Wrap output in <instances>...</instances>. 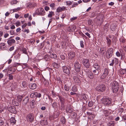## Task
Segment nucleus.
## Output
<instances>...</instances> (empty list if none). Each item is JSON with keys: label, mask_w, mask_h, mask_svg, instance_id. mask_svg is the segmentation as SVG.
Masks as SVG:
<instances>
[{"label": "nucleus", "mask_w": 126, "mask_h": 126, "mask_svg": "<svg viewBox=\"0 0 126 126\" xmlns=\"http://www.w3.org/2000/svg\"><path fill=\"white\" fill-rule=\"evenodd\" d=\"M75 56V53L73 52H71L68 54V58L70 59H72Z\"/></svg>", "instance_id": "nucleus-14"}, {"label": "nucleus", "mask_w": 126, "mask_h": 126, "mask_svg": "<svg viewBox=\"0 0 126 126\" xmlns=\"http://www.w3.org/2000/svg\"><path fill=\"white\" fill-rule=\"evenodd\" d=\"M78 3L76 2H74L73 4L72 7V8L76 7V6H77L78 5Z\"/></svg>", "instance_id": "nucleus-53"}, {"label": "nucleus", "mask_w": 126, "mask_h": 126, "mask_svg": "<svg viewBox=\"0 0 126 126\" xmlns=\"http://www.w3.org/2000/svg\"><path fill=\"white\" fill-rule=\"evenodd\" d=\"M87 76L90 79H93L94 78L93 74L91 72H89L87 73Z\"/></svg>", "instance_id": "nucleus-21"}, {"label": "nucleus", "mask_w": 126, "mask_h": 126, "mask_svg": "<svg viewBox=\"0 0 126 126\" xmlns=\"http://www.w3.org/2000/svg\"><path fill=\"white\" fill-rule=\"evenodd\" d=\"M21 51L23 52V53L26 54H28L26 49L24 48H22L21 49Z\"/></svg>", "instance_id": "nucleus-37"}, {"label": "nucleus", "mask_w": 126, "mask_h": 126, "mask_svg": "<svg viewBox=\"0 0 126 126\" xmlns=\"http://www.w3.org/2000/svg\"><path fill=\"white\" fill-rule=\"evenodd\" d=\"M70 67L69 68L65 66H63L62 67V69L63 72L66 74L67 75H69L70 73Z\"/></svg>", "instance_id": "nucleus-11"}, {"label": "nucleus", "mask_w": 126, "mask_h": 126, "mask_svg": "<svg viewBox=\"0 0 126 126\" xmlns=\"http://www.w3.org/2000/svg\"><path fill=\"white\" fill-rule=\"evenodd\" d=\"M122 119L124 121L126 120V115L125 114L123 116Z\"/></svg>", "instance_id": "nucleus-62"}, {"label": "nucleus", "mask_w": 126, "mask_h": 126, "mask_svg": "<svg viewBox=\"0 0 126 126\" xmlns=\"http://www.w3.org/2000/svg\"><path fill=\"white\" fill-rule=\"evenodd\" d=\"M82 64L86 68H89L90 66V62L88 59H83L82 61Z\"/></svg>", "instance_id": "nucleus-8"}, {"label": "nucleus", "mask_w": 126, "mask_h": 126, "mask_svg": "<svg viewBox=\"0 0 126 126\" xmlns=\"http://www.w3.org/2000/svg\"><path fill=\"white\" fill-rule=\"evenodd\" d=\"M64 107V103L61 104V110H63Z\"/></svg>", "instance_id": "nucleus-52"}, {"label": "nucleus", "mask_w": 126, "mask_h": 126, "mask_svg": "<svg viewBox=\"0 0 126 126\" xmlns=\"http://www.w3.org/2000/svg\"><path fill=\"white\" fill-rule=\"evenodd\" d=\"M115 124L114 121H111L108 124L109 126H114Z\"/></svg>", "instance_id": "nucleus-41"}, {"label": "nucleus", "mask_w": 126, "mask_h": 126, "mask_svg": "<svg viewBox=\"0 0 126 126\" xmlns=\"http://www.w3.org/2000/svg\"><path fill=\"white\" fill-rule=\"evenodd\" d=\"M119 73L121 74H124L126 73V69H120Z\"/></svg>", "instance_id": "nucleus-22"}, {"label": "nucleus", "mask_w": 126, "mask_h": 126, "mask_svg": "<svg viewBox=\"0 0 126 126\" xmlns=\"http://www.w3.org/2000/svg\"><path fill=\"white\" fill-rule=\"evenodd\" d=\"M118 59L116 58H114L112 59L111 63L110 64V66H113L114 64L116 65L118 63Z\"/></svg>", "instance_id": "nucleus-12"}, {"label": "nucleus", "mask_w": 126, "mask_h": 126, "mask_svg": "<svg viewBox=\"0 0 126 126\" xmlns=\"http://www.w3.org/2000/svg\"><path fill=\"white\" fill-rule=\"evenodd\" d=\"M111 99L108 98L103 97L102 100L103 104L106 105H109L111 103Z\"/></svg>", "instance_id": "nucleus-2"}, {"label": "nucleus", "mask_w": 126, "mask_h": 126, "mask_svg": "<svg viewBox=\"0 0 126 126\" xmlns=\"http://www.w3.org/2000/svg\"><path fill=\"white\" fill-rule=\"evenodd\" d=\"M18 1L16 0H13L11 2V4H16Z\"/></svg>", "instance_id": "nucleus-49"}, {"label": "nucleus", "mask_w": 126, "mask_h": 126, "mask_svg": "<svg viewBox=\"0 0 126 126\" xmlns=\"http://www.w3.org/2000/svg\"><path fill=\"white\" fill-rule=\"evenodd\" d=\"M52 65L54 67L56 68H58L59 67V66L58 64L55 62L53 63Z\"/></svg>", "instance_id": "nucleus-36"}, {"label": "nucleus", "mask_w": 126, "mask_h": 126, "mask_svg": "<svg viewBox=\"0 0 126 126\" xmlns=\"http://www.w3.org/2000/svg\"><path fill=\"white\" fill-rule=\"evenodd\" d=\"M123 10L124 12L125 13H126V5L123 6Z\"/></svg>", "instance_id": "nucleus-55"}, {"label": "nucleus", "mask_w": 126, "mask_h": 126, "mask_svg": "<svg viewBox=\"0 0 126 126\" xmlns=\"http://www.w3.org/2000/svg\"><path fill=\"white\" fill-rule=\"evenodd\" d=\"M34 116L32 113H29L27 114L26 117L27 121L29 122L32 123L34 120Z\"/></svg>", "instance_id": "nucleus-3"}, {"label": "nucleus", "mask_w": 126, "mask_h": 126, "mask_svg": "<svg viewBox=\"0 0 126 126\" xmlns=\"http://www.w3.org/2000/svg\"><path fill=\"white\" fill-rule=\"evenodd\" d=\"M107 41H106L107 45L108 47H110L111 45V40L109 38L107 37L106 38Z\"/></svg>", "instance_id": "nucleus-20"}, {"label": "nucleus", "mask_w": 126, "mask_h": 126, "mask_svg": "<svg viewBox=\"0 0 126 126\" xmlns=\"http://www.w3.org/2000/svg\"><path fill=\"white\" fill-rule=\"evenodd\" d=\"M103 112L105 116L107 117L109 115L110 113L108 111L106 110H103Z\"/></svg>", "instance_id": "nucleus-27"}, {"label": "nucleus", "mask_w": 126, "mask_h": 126, "mask_svg": "<svg viewBox=\"0 0 126 126\" xmlns=\"http://www.w3.org/2000/svg\"><path fill=\"white\" fill-rule=\"evenodd\" d=\"M104 47H101L100 48V53H102L103 54L104 53V52L103 51H104Z\"/></svg>", "instance_id": "nucleus-50"}, {"label": "nucleus", "mask_w": 126, "mask_h": 126, "mask_svg": "<svg viewBox=\"0 0 126 126\" xmlns=\"http://www.w3.org/2000/svg\"><path fill=\"white\" fill-rule=\"evenodd\" d=\"M7 47L5 43H2L0 44V49L2 50H4L6 49Z\"/></svg>", "instance_id": "nucleus-15"}, {"label": "nucleus", "mask_w": 126, "mask_h": 126, "mask_svg": "<svg viewBox=\"0 0 126 126\" xmlns=\"http://www.w3.org/2000/svg\"><path fill=\"white\" fill-rule=\"evenodd\" d=\"M7 76L9 77V79L10 80H12L13 79V76L11 74H8Z\"/></svg>", "instance_id": "nucleus-35"}, {"label": "nucleus", "mask_w": 126, "mask_h": 126, "mask_svg": "<svg viewBox=\"0 0 126 126\" xmlns=\"http://www.w3.org/2000/svg\"><path fill=\"white\" fill-rule=\"evenodd\" d=\"M44 59L46 61H49L50 59L48 55H45L44 57Z\"/></svg>", "instance_id": "nucleus-33"}, {"label": "nucleus", "mask_w": 126, "mask_h": 126, "mask_svg": "<svg viewBox=\"0 0 126 126\" xmlns=\"http://www.w3.org/2000/svg\"><path fill=\"white\" fill-rule=\"evenodd\" d=\"M50 6L52 8H53L55 6V4L54 3H52L50 5Z\"/></svg>", "instance_id": "nucleus-64"}, {"label": "nucleus", "mask_w": 126, "mask_h": 126, "mask_svg": "<svg viewBox=\"0 0 126 126\" xmlns=\"http://www.w3.org/2000/svg\"><path fill=\"white\" fill-rule=\"evenodd\" d=\"M60 121L62 123L64 124L66 120L65 118L63 116L60 119Z\"/></svg>", "instance_id": "nucleus-32"}, {"label": "nucleus", "mask_w": 126, "mask_h": 126, "mask_svg": "<svg viewBox=\"0 0 126 126\" xmlns=\"http://www.w3.org/2000/svg\"><path fill=\"white\" fill-rule=\"evenodd\" d=\"M74 66L76 71L77 72H79L80 71L81 66L79 62H76L74 63Z\"/></svg>", "instance_id": "nucleus-10"}, {"label": "nucleus", "mask_w": 126, "mask_h": 126, "mask_svg": "<svg viewBox=\"0 0 126 126\" xmlns=\"http://www.w3.org/2000/svg\"><path fill=\"white\" fill-rule=\"evenodd\" d=\"M66 111H67V112L69 113H71L73 111V109L71 107H69L68 108H67Z\"/></svg>", "instance_id": "nucleus-34"}, {"label": "nucleus", "mask_w": 126, "mask_h": 126, "mask_svg": "<svg viewBox=\"0 0 126 126\" xmlns=\"http://www.w3.org/2000/svg\"><path fill=\"white\" fill-rule=\"evenodd\" d=\"M76 29V27L75 25H72L67 27V30L69 32H71L75 31Z\"/></svg>", "instance_id": "nucleus-13"}, {"label": "nucleus", "mask_w": 126, "mask_h": 126, "mask_svg": "<svg viewBox=\"0 0 126 126\" xmlns=\"http://www.w3.org/2000/svg\"><path fill=\"white\" fill-rule=\"evenodd\" d=\"M43 83L44 85L46 87L49 84V82L46 80H45L44 81Z\"/></svg>", "instance_id": "nucleus-46"}, {"label": "nucleus", "mask_w": 126, "mask_h": 126, "mask_svg": "<svg viewBox=\"0 0 126 126\" xmlns=\"http://www.w3.org/2000/svg\"><path fill=\"white\" fill-rule=\"evenodd\" d=\"M116 56L118 57H120L121 55V53H120L119 51H117L116 52Z\"/></svg>", "instance_id": "nucleus-56"}, {"label": "nucleus", "mask_w": 126, "mask_h": 126, "mask_svg": "<svg viewBox=\"0 0 126 126\" xmlns=\"http://www.w3.org/2000/svg\"><path fill=\"white\" fill-rule=\"evenodd\" d=\"M91 19H89L88 21V24L90 25L93 23Z\"/></svg>", "instance_id": "nucleus-57"}, {"label": "nucleus", "mask_w": 126, "mask_h": 126, "mask_svg": "<svg viewBox=\"0 0 126 126\" xmlns=\"http://www.w3.org/2000/svg\"><path fill=\"white\" fill-rule=\"evenodd\" d=\"M54 15V13L53 12H49V14L48 15V17H51L52 16Z\"/></svg>", "instance_id": "nucleus-39"}, {"label": "nucleus", "mask_w": 126, "mask_h": 126, "mask_svg": "<svg viewBox=\"0 0 126 126\" xmlns=\"http://www.w3.org/2000/svg\"><path fill=\"white\" fill-rule=\"evenodd\" d=\"M96 70H93V72L94 73H95V74H94L95 75H97L99 74V72H97V71H96Z\"/></svg>", "instance_id": "nucleus-58"}, {"label": "nucleus", "mask_w": 126, "mask_h": 126, "mask_svg": "<svg viewBox=\"0 0 126 126\" xmlns=\"http://www.w3.org/2000/svg\"><path fill=\"white\" fill-rule=\"evenodd\" d=\"M105 86L104 84H99L96 88V90L99 92H103L105 91Z\"/></svg>", "instance_id": "nucleus-4"}, {"label": "nucleus", "mask_w": 126, "mask_h": 126, "mask_svg": "<svg viewBox=\"0 0 126 126\" xmlns=\"http://www.w3.org/2000/svg\"><path fill=\"white\" fill-rule=\"evenodd\" d=\"M58 97L60 100L61 104L64 103L65 101L64 99L60 96H58Z\"/></svg>", "instance_id": "nucleus-24"}, {"label": "nucleus", "mask_w": 126, "mask_h": 126, "mask_svg": "<svg viewBox=\"0 0 126 126\" xmlns=\"http://www.w3.org/2000/svg\"><path fill=\"white\" fill-rule=\"evenodd\" d=\"M31 106L32 108H33L34 107L35 104V101L34 100H33L30 102Z\"/></svg>", "instance_id": "nucleus-31"}, {"label": "nucleus", "mask_w": 126, "mask_h": 126, "mask_svg": "<svg viewBox=\"0 0 126 126\" xmlns=\"http://www.w3.org/2000/svg\"><path fill=\"white\" fill-rule=\"evenodd\" d=\"M80 43L81 47H84V45L83 44V42L82 41H80Z\"/></svg>", "instance_id": "nucleus-54"}, {"label": "nucleus", "mask_w": 126, "mask_h": 126, "mask_svg": "<svg viewBox=\"0 0 126 126\" xmlns=\"http://www.w3.org/2000/svg\"><path fill=\"white\" fill-rule=\"evenodd\" d=\"M29 87L31 89L34 90L36 87V85L35 83H30L29 84Z\"/></svg>", "instance_id": "nucleus-17"}, {"label": "nucleus", "mask_w": 126, "mask_h": 126, "mask_svg": "<svg viewBox=\"0 0 126 126\" xmlns=\"http://www.w3.org/2000/svg\"><path fill=\"white\" fill-rule=\"evenodd\" d=\"M93 67L97 71H99L100 69V65L97 63H95L93 65Z\"/></svg>", "instance_id": "nucleus-19"}, {"label": "nucleus", "mask_w": 126, "mask_h": 126, "mask_svg": "<svg viewBox=\"0 0 126 126\" xmlns=\"http://www.w3.org/2000/svg\"><path fill=\"white\" fill-rule=\"evenodd\" d=\"M7 42L9 45L11 46L13 44L15 43V41L14 39H12L8 40Z\"/></svg>", "instance_id": "nucleus-18"}, {"label": "nucleus", "mask_w": 126, "mask_h": 126, "mask_svg": "<svg viewBox=\"0 0 126 126\" xmlns=\"http://www.w3.org/2000/svg\"><path fill=\"white\" fill-rule=\"evenodd\" d=\"M26 5L27 7H35L36 4L34 2H29Z\"/></svg>", "instance_id": "nucleus-16"}, {"label": "nucleus", "mask_w": 126, "mask_h": 126, "mask_svg": "<svg viewBox=\"0 0 126 126\" xmlns=\"http://www.w3.org/2000/svg\"><path fill=\"white\" fill-rule=\"evenodd\" d=\"M20 54L19 53H18L15 56V57L16 58V59L19 58H20Z\"/></svg>", "instance_id": "nucleus-63"}, {"label": "nucleus", "mask_w": 126, "mask_h": 126, "mask_svg": "<svg viewBox=\"0 0 126 126\" xmlns=\"http://www.w3.org/2000/svg\"><path fill=\"white\" fill-rule=\"evenodd\" d=\"M119 87V84L117 82L114 81L112 84V89L113 93H116L118 91Z\"/></svg>", "instance_id": "nucleus-1"}, {"label": "nucleus", "mask_w": 126, "mask_h": 126, "mask_svg": "<svg viewBox=\"0 0 126 126\" xmlns=\"http://www.w3.org/2000/svg\"><path fill=\"white\" fill-rule=\"evenodd\" d=\"M72 90L73 92H76L77 90V89L76 86L74 85L73 86L72 88Z\"/></svg>", "instance_id": "nucleus-43"}, {"label": "nucleus", "mask_w": 126, "mask_h": 126, "mask_svg": "<svg viewBox=\"0 0 126 126\" xmlns=\"http://www.w3.org/2000/svg\"><path fill=\"white\" fill-rule=\"evenodd\" d=\"M45 12L44 10L42 8H39L36 11V14L38 15L43 16L45 14Z\"/></svg>", "instance_id": "nucleus-6"}, {"label": "nucleus", "mask_w": 126, "mask_h": 126, "mask_svg": "<svg viewBox=\"0 0 126 126\" xmlns=\"http://www.w3.org/2000/svg\"><path fill=\"white\" fill-rule=\"evenodd\" d=\"M52 107L53 108H56L58 107V103L56 102L53 103L52 105Z\"/></svg>", "instance_id": "nucleus-44"}, {"label": "nucleus", "mask_w": 126, "mask_h": 126, "mask_svg": "<svg viewBox=\"0 0 126 126\" xmlns=\"http://www.w3.org/2000/svg\"><path fill=\"white\" fill-rule=\"evenodd\" d=\"M120 53H121V57L122 58H125V56H124V54L123 53V52H124L122 49H120Z\"/></svg>", "instance_id": "nucleus-45"}, {"label": "nucleus", "mask_w": 126, "mask_h": 126, "mask_svg": "<svg viewBox=\"0 0 126 126\" xmlns=\"http://www.w3.org/2000/svg\"><path fill=\"white\" fill-rule=\"evenodd\" d=\"M94 104V102L92 101H90L89 102L88 104V106L89 107H92L93 105Z\"/></svg>", "instance_id": "nucleus-40"}, {"label": "nucleus", "mask_w": 126, "mask_h": 126, "mask_svg": "<svg viewBox=\"0 0 126 126\" xmlns=\"http://www.w3.org/2000/svg\"><path fill=\"white\" fill-rule=\"evenodd\" d=\"M113 50V49L112 48H110L107 50L106 53V56L107 58L109 59L112 56Z\"/></svg>", "instance_id": "nucleus-7"}, {"label": "nucleus", "mask_w": 126, "mask_h": 126, "mask_svg": "<svg viewBox=\"0 0 126 126\" xmlns=\"http://www.w3.org/2000/svg\"><path fill=\"white\" fill-rule=\"evenodd\" d=\"M49 56L51 58L54 59H56L57 58V55L53 53L50 54L49 55Z\"/></svg>", "instance_id": "nucleus-26"}, {"label": "nucleus", "mask_w": 126, "mask_h": 126, "mask_svg": "<svg viewBox=\"0 0 126 126\" xmlns=\"http://www.w3.org/2000/svg\"><path fill=\"white\" fill-rule=\"evenodd\" d=\"M115 27L114 24H112L110 26V28L111 30L112 31H114L115 30Z\"/></svg>", "instance_id": "nucleus-42"}, {"label": "nucleus", "mask_w": 126, "mask_h": 126, "mask_svg": "<svg viewBox=\"0 0 126 126\" xmlns=\"http://www.w3.org/2000/svg\"><path fill=\"white\" fill-rule=\"evenodd\" d=\"M88 96L85 94H82L81 95V98L84 100H86Z\"/></svg>", "instance_id": "nucleus-29"}, {"label": "nucleus", "mask_w": 126, "mask_h": 126, "mask_svg": "<svg viewBox=\"0 0 126 126\" xmlns=\"http://www.w3.org/2000/svg\"><path fill=\"white\" fill-rule=\"evenodd\" d=\"M57 12H59L62 11L61 7H59L57 9Z\"/></svg>", "instance_id": "nucleus-61"}, {"label": "nucleus", "mask_w": 126, "mask_h": 126, "mask_svg": "<svg viewBox=\"0 0 126 126\" xmlns=\"http://www.w3.org/2000/svg\"><path fill=\"white\" fill-rule=\"evenodd\" d=\"M66 4L67 5H70L72 4V2L70 1H66Z\"/></svg>", "instance_id": "nucleus-51"}, {"label": "nucleus", "mask_w": 126, "mask_h": 126, "mask_svg": "<svg viewBox=\"0 0 126 126\" xmlns=\"http://www.w3.org/2000/svg\"><path fill=\"white\" fill-rule=\"evenodd\" d=\"M64 88L65 90L66 91H68L69 90V87L67 84H65L64 86Z\"/></svg>", "instance_id": "nucleus-38"}, {"label": "nucleus", "mask_w": 126, "mask_h": 126, "mask_svg": "<svg viewBox=\"0 0 126 126\" xmlns=\"http://www.w3.org/2000/svg\"><path fill=\"white\" fill-rule=\"evenodd\" d=\"M29 99V98L27 96L24 99L23 103L24 105H26Z\"/></svg>", "instance_id": "nucleus-23"}, {"label": "nucleus", "mask_w": 126, "mask_h": 126, "mask_svg": "<svg viewBox=\"0 0 126 126\" xmlns=\"http://www.w3.org/2000/svg\"><path fill=\"white\" fill-rule=\"evenodd\" d=\"M81 77L77 74L75 75L73 78L74 82L77 84L79 85L80 83V78Z\"/></svg>", "instance_id": "nucleus-5"}, {"label": "nucleus", "mask_w": 126, "mask_h": 126, "mask_svg": "<svg viewBox=\"0 0 126 126\" xmlns=\"http://www.w3.org/2000/svg\"><path fill=\"white\" fill-rule=\"evenodd\" d=\"M22 85V87L23 88H26L27 87V82L25 81H23Z\"/></svg>", "instance_id": "nucleus-30"}, {"label": "nucleus", "mask_w": 126, "mask_h": 126, "mask_svg": "<svg viewBox=\"0 0 126 126\" xmlns=\"http://www.w3.org/2000/svg\"><path fill=\"white\" fill-rule=\"evenodd\" d=\"M77 114L75 113H73L71 114L70 116L72 117L75 118L77 116Z\"/></svg>", "instance_id": "nucleus-48"}, {"label": "nucleus", "mask_w": 126, "mask_h": 126, "mask_svg": "<svg viewBox=\"0 0 126 126\" xmlns=\"http://www.w3.org/2000/svg\"><path fill=\"white\" fill-rule=\"evenodd\" d=\"M23 96H22L18 95L17 96V99L19 101L21 102V101L22 100L23 98Z\"/></svg>", "instance_id": "nucleus-47"}, {"label": "nucleus", "mask_w": 126, "mask_h": 126, "mask_svg": "<svg viewBox=\"0 0 126 126\" xmlns=\"http://www.w3.org/2000/svg\"><path fill=\"white\" fill-rule=\"evenodd\" d=\"M60 57L61 59L62 60H64L65 59V57L63 55H61Z\"/></svg>", "instance_id": "nucleus-60"}, {"label": "nucleus", "mask_w": 126, "mask_h": 126, "mask_svg": "<svg viewBox=\"0 0 126 126\" xmlns=\"http://www.w3.org/2000/svg\"><path fill=\"white\" fill-rule=\"evenodd\" d=\"M10 121L11 123L13 124H14L16 123V120L14 117H12L10 119Z\"/></svg>", "instance_id": "nucleus-25"}, {"label": "nucleus", "mask_w": 126, "mask_h": 126, "mask_svg": "<svg viewBox=\"0 0 126 126\" xmlns=\"http://www.w3.org/2000/svg\"><path fill=\"white\" fill-rule=\"evenodd\" d=\"M16 25L17 27H18L20 25V22L19 21H17L16 23Z\"/></svg>", "instance_id": "nucleus-59"}, {"label": "nucleus", "mask_w": 126, "mask_h": 126, "mask_svg": "<svg viewBox=\"0 0 126 126\" xmlns=\"http://www.w3.org/2000/svg\"><path fill=\"white\" fill-rule=\"evenodd\" d=\"M109 69L108 68H105L104 70L103 73L100 77V78L103 79L106 78L108 76L109 72Z\"/></svg>", "instance_id": "nucleus-9"}, {"label": "nucleus", "mask_w": 126, "mask_h": 126, "mask_svg": "<svg viewBox=\"0 0 126 126\" xmlns=\"http://www.w3.org/2000/svg\"><path fill=\"white\" fill-rule=\"evenodd\" d=\"M37 92H34L32 93L30 95L31 97H35L37 96Z\"/></svg>", "instance_id": "nucleus-28"}]
</instances>
